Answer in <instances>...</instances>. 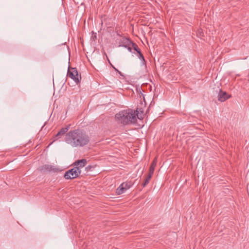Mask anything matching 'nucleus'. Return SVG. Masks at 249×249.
Returning <instances> with one entry per match:
<instances>
[{
	"label": "nucleus",
	"instance_id": "obj_5",
	"mask_svg": "<svg viewBox=\"0 0 249 249\" xmlns=\"http://www.w3.org/2000/svg\"><path fill=\"white\" fill-rule=\"evenodd\" d=\"M39 170L43 172H59L62 170L57 166L50 164H45L39 167Z\"/></svg>",
	"mask_w": 249,
	"mask_h": 249
},
{
	"label": "nucleus",
	"instance_id": "obj_9",
	"mask_svg": "<svg viewBox=\"0 0 249 249\" xmlns=\"http://www.w3.org/2000/svg\"><path fill=\"white\" fill-rule=\"evenodd\" d=\"M126 191V188H124V186H123V185L121 184L116 189V193L117 195H119L123 194Z\"/></svg>",
	"mask_w": 249,
	"mask_h": 249
},
{
	"label": "nucleus",
	"instance_id": "obj_17",
	"mask_svg": "<svg viewBox=\"0 0 249 249\" xmlns=\"http://www.w3.org/2000/svg\"><path fill=\"white\" fill-rule=\"evenodd\" d=\"M131 46L132 45H129L127 47V50L130 52H132V49L133 48L132 47H131Z\"/></svg>",
	"mask_w": 249,
	"mask_h": 249
},
{
	"label": "nucleus",
	"instance_id": "obj_3",
	"mask_svg": "<svg viewBox=\"0 0 249 249\" xmlns=\"http://www.w3.org/2000/svg\"><path fill=\"white\" fill-rule=\"evenodd\" d=\"M81 174V170L79 167H74L67 171L64 175V178L67 179H71L77 178Z\"/></svg>",
	"mask_w": 249,
	"mask_h": 249
},
{
	"label": "nucleus",
	"instance_id": "obj_11",
	"mask_svg": "<svg viewBox=\"0 0 249 249\" xmlns=\"http://www.w3.org/2000/svg\"><path fill=\"white\" fill-rule=\"evenodd\" d=\"M137 56L138 57V58L142 61V65L145 64V60L144 56H143V54L141 52L140 53L139 52V53L138 54H137Z\"/></svg>",
	"mask_w": 249,
	"mask_h": 249
},
{
	"label": "nucleus",
	"instance_id": "obj_10",
	"mask_svg": "<svg viewBox=\"0 0 249 249\" xmlns=\"http://www.w3.org/2000/svg\"><path fill=\"white\" fill-rule=\"evenodd\" d=\"M128 42H129V43L132 44V47L133 50L137 52V54H138L139 53H139L141 52V50H140V48H139L138 46L136 43H134L133 42H132L131 41H128Z\"/></svg>",
	"mask_w": 249,
	"mask_h": 249
},
{
	"label": "nucleus",
	"instance_id": "obj_8",
	"mask_svg": "<svg viewBox=\"0 0 249 249\" xmlns=\"http://www.w3.org/2000/svg\"><path fill=\"white\" fill-rule=\"evenodd\" d=\"M87 163V161L86 159H83L82 160H78L75 161L74 163V165L77 166L76 167H79V169H80V168H82L84 167Z\"/></svg>",
	"mask_w": 249,
	"mask_h": 249
},
{
	"label": "nucleus",
	"instance_id": "obj_7",
	"mask_svg": "<svg viewBox=\"0 0 249 249\" xmlns=\"http://www.w3.org/2000/svg\"><path fill=\"white\" fill-rule=\"evenodd\" d=\"M70 128V125H67L66 127L62 128L58 133L55 135V138L56 140L60 138L62 136H64L65 134L67 133V131Z\"/></svg>",
	"mask_w": 249,
	"mask_h": 249
},
{
	"label": "nucleus",
	"instance_id": "obj_18",
	"mask_svg": "<svg viewBox=\"0 0 249 249\" xmlns=\"http://www.w3.org/2000/svg\"><path fill=\"white\" fill-rule=\"evenodd\" d=\"M92 168V166L89 165L86 167V170L88 171L90 170V169Z\"/></svg>",
	"mask_w": 249,
	"mask_h": 249
},
{
	"label": "nucleus",
	"instance_id": "obj_2",
	"mask_svg": "<svg viewBox=\"0 0 249 249\" xmlns=\"http://www.w3.org/2000/svg\"><path fill=\"white\" fill-rule=\"evenodd\" d=\"M115 118L119 123L124 125L134 124L137 121L135 112L131 109L120 111L115 115Z\"/></svg>",
	"mask_w": 249,
	"mask_h": 249
},
{
	"label": "nucleus",
	"instance_id": "obj_13",
	"mask_svg": "<svg viewBox=\"0 0 249 249\" xmlns=\"http://www.w3.org/2000/svg\"><path fill=\"white\" fill-rule=\"evenodd\" d=\"M124 186V188H126V190L129 189L132 186V184L130 182H125L122 183Z\"/></svg>",
	"mask_w": 249,
	"mask_h": 249
},
{
	"label": "nucleus",
	"instance_id": "obj_16",
	"mask_svg": "<svg viewBox=\"0 0 249 249\" xmlns=\"http://www.w3.org/2000/svg\"><path fill=\"white\" fill-rule=\"evenodd\" d=\"M155 168L153 167H150L148 175H150L151 177L153 174Z\"/></svg>",
	"mask_w": 249,
	"mask_h": 249
},
{
	"label": "nucleus",
	"instance_id": "obj_15",
	"mask_svg": "<svg viewBox=\"0 0 249 249\" xmlns=\"http://www.w3.org/2000/svg\"><path fill=\"white\" fill-rule=\"evenodd\" d=\"M156 164H157V159L155 158L154 160H153V161H152L150 167L155 168L156 166Z\"/></svg>",
	"mask_w": 249,
	"mask_h": 249
},
{
	"label": "nucleus",
	"instance_id": "obj_14",
	"mask_svg": "<svg viewBox=\"0 0 249 249\" xmlns=\"http://www.w3.org/2000/svg\"><path fill=\"white\" fill-rule=\"evenodd\" d=\"M128 41H131V40L130 39H129L125 38V42H124V43L122 45H121V46H122V47H124L127 48V47H128V46L129 45H132L131 43H129V42H128Z\"/></svg>",
	"mask_w": 249,
	"mask_h": 249
},
{
	"label": "nucleus",
	"instance_id": "obj_4",
	"mask_svg": "<svg viewBox=\"0 0 249 249\" xmlns=\"http://www.w3.org/2000/svg\"><path fill=\"white\" fill-rule=\"evenodd\" d=\"M68 76L74 81L76 84H78L81 79V75H79L76 68L69 69L67 73Z\"/></svg>",
	"mask_w": 249,
	"mask_h": 249
},
{
	"label": "nucleus",
	"instance_id": "obj_6",
	"mask_svg": "<svg viewBox=\"0 0 249 249\" xmlns=\"http://www.w3.org/2000/svg\"><path fill=\"white\" fill-rule=\"evenodd\" d=\"M230 96L225 91H222L221 89L219 90L218 100L220 102H224L230 98Z\"/></svg>",
	"mask_w": 249,
	"mask_h": 249
},
{
	"label": "nucleus",
	"instance_id": "obj_12",
	"mask_svg": "<svg viewBox=\"0 0 249 249\" xmlns=\"http://www.w3.org/2000/svg\"><path fill=\"white\" fill-rule=\"evenodd\" d=\"M151 177H152L150 175H147V177L145 179L144 182L142 184L143 187L146 186V185L149 183Z\"/></svg>",
	"mask_w": 249,
	"mask_h": 249
},
{
	"label": "nucleus",
	"instance_id": "obj_1",
	"mask_svg": "<svg viewBox=\"0 0 249 249\" xmlns=\"http://www.w3.org/2000/svg\"><path fill=\"white\" fill-rule=\"evenodd\" d=\"M64 141L72 147H83L89 142L90 137L84 130L75 129L65 134Z\"/></svg>",
	"mask_w": 249,
	"mask_h": 249
}]
</instances>
